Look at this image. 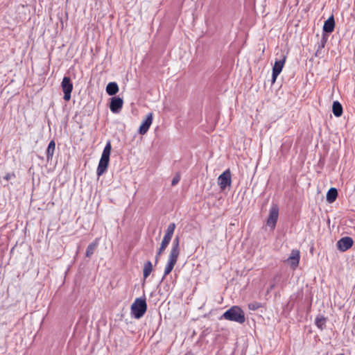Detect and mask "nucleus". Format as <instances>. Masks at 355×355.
Instances as JSON below:
<instances>
[{
	"mask_svg": "<svg viewBox=\"0 0 355 355\" xmlns=\"http://www.w3.org/2000/svg\"><path fill=\"white\" fill-rule=\"evenodd\" d=\"M180 237L177 236L173 241L171 250L169 254L168 260L164 269L162 279L168 275L173 269L180 255Z\"/></svg>",
	"mask_w": 355,
	"mask_h": 355,
	"instance_id": "f257e3e1",
	"label": "nucleus"
},
{
	"mask_svg": "<svg viewBox=\"0 0 355 355\" xmlns=\"http://www.w3.org/2000/svg\"><path fill=\"white\" fill-rule=\"evenodd\" d=\"M112 150V146L110 141H108L103 149L101 157L100 159L98 166L96 170V174L98 176L102 175L108 167L110 162V156Z\"/></svg>",
	"mask_w": 355,
	"mask_h": 355,
	"instance_id": "f03ea898",
	"label": "nucleus"
},
{
	"mask_svg": "<svg viewBox=\"0 0 355 355\" xmlns=\"http://www.w3.org/2000/svg\"><path fill=\"white\" fill-rule=\"evenodd\" d=\"M147 304L145 298H136L131 305V315L136 319H139L145 314Z\"/></svg>",
	"mask_w": 355,
	"mask_h": 355,
	"instance_id": "7ed1b4c3",
	"label": "nucleus"
},
{
	"mask_svg": "<svg viewBox=\"0 0 355 355\" xmlns=\"http://www.w3.org/2000/svg\"><path fill=\"white\" fill-rule=\"evenodd\" d=\"M223 317L225 320L237 322L241 324L244 322V312L237 306H234L226 311L223 313Z\"/></svg>",
	"mask_w": 355,
	"mask_h": 355,
	"instance_id": "20e7f679",
	"label": "nucleus"
},
{
	"mask_svg": "<svg viewBox=\"0 0 355 355\" xmlns=\"http://www.w3.org/2000/svg\"><path fill=\"white\" fill-rule=\"evenodd\" d=\"M286 58V55L283 53L280 55L279 59L276 58V60L272 67V83H275L277 76L282 72V69L285 64Z\"/></svg>",
	"mask_w": 355,
	"mask_h": 355,
	"instance_id": "39448f33",
	"label": "nucleus"
},
{
	"mask_svg": "<svg viewBox=\"0 0 355 355\" xmlns=\"http://www.w3.org/2000/svg\"><path fill=\"white\" fill-rule=\"evenodd\" d=\"M61 87L64 92L63 98L66 101H69L71 99V94L73 90V84L71 81V78L68 76H64L61 83Z\"/></svg>",
	"mask_w": 355,
	"mask_h": 355,
	"instance_id": "423d86ee",
	"label": "nucleus"
},
{
	"mask_svg": "<svg viewBox=\"0 0 355 355\" xmlns=\"http://www.w3.org/2000/svg\"><path fill=\"white\" fill-rule=\"evenodd\" d=\"M279 217V208L277 205H274L270 209L269 216L267 220V225L272 229L275 227Z\"/></svg>",
	"mask_w": 355,
	"mask_h": 355,
	"instance_id": "0eeeda50",
	"label": "nucleus"
},
{
	"mask_svg": "<svg viewBox=\"0 0 355 355\" xmlns=\"http://www.w3.org/2000/svg\"><path fill=\"white\" fill-rule=\"evenodd\" d=\"M218 185L222 190H224L227 186L231 184V173L230 170L224 171L219 177L218 180Z\"/></svg>",
	"mask_w": 355,
	"mask_h": 355,
	"instance_id": "6e6552de",
	"label": "nucleus"
},
{
	"mask_svg": "<svg viewBox=\"0 0 355 355\" xmlns=\"http://www.w3.org/2000/svg\"><path fill=\"white\" fill-rule=\"evenodd\" d=\"M123 104V101L120 97H112L110 103V109L113 113H119Z\"/></svg>",
	"mask_w": 355,
	"mask_h": 355,
	"instance_id": "1a4fd4ad",
	"label": "nucleus"
},
{
	"mask_svg": "<svg viewBox=\"0 0 355 355\" xmlns=\"http://www.w3.org/2000/svg\"><path fill=\"white\" fill-rule=\"evenodd\" d=\"M353 243V239L351 237L345 236L338 241L337 245L340 251L345 252L352 246Z\"/></svg>",
	"mask_w": 355,
	"mask_h": 355,
	"instance_id": "9d476101",
	"label": "nucleus"
},
{
	"mask_svg": "<svg viewBox=\"0 0 355 355\" xmlns=\"http://www.w3.org/2000/svg\"><path fill=\"white\" fill-rule=\"evenodd\" d=\"M152 122H153V113L150 112L146 115L145 120H144V121L141 123V124L139 127V134L145 135L148 132L150 126L152 124Z\"/></svg>",
	"mask_w": 355,
	"mask_h": 355,
	"instance_id": "9b49d317",
	"label": "nucleus"
},
{
	"mask_svg": "<svg viewBox=\"0 0 355 355\" xmlns=\"http://www.w3.org/2000/svg\"><path fill=\"white\" fill-rule=\"evenodd\" d=\"M300 254L298 250H293L288 259V261L290 263L291 267L293 269H295L300 263Z\"/></svg>",
	"mask_w": 355,
	"mask_h": 355,
	"instance_id": "f8f14e48",
	"label": "nucleus"
},
{
	"mask_svg": "<svg viewBox=\"0 0 355 355\" xmlns=\"http://www.w3.org/2000/svg\"><path fill=\"white\" fill-rule=\"evenodd\" d=\"M335 28V21L334 16L329 17L325 21L323 26V31L326 33H331L334 31Z\"/></svg>",
	"mask_w": 355,
	"mask_h": 355,
	"instance_id": "ddd939ff",
	"label": "nucleus"
},
{
	"mask_svg": "<svg viewBox=\"0 0 355 355\" xmlns=\"http://www.w3.org/2000/svg\"><path fill=\"white\" fill-rule=\"evenodd\" d=\"M119 92V86L115 82H110L106 87V92L110 96L115 95Z\"/></svg>",
	"mask_w": 355,
	"mask_h": 355,
	"instance_id": "4468645a",
	"label": "nucleus"
},
{
	"mask_svg": "<svg viewBox=\"0 0 355 355\" xmlns=\"http://www.w3.org/2000/svg\"><path fill=\"white\" fill-rule=\"evenodd\" d=\"M337 196H338L337 189L336 188L332 187V188L329 189V190L327 191V200L329 203H332L336 200Z\"/></svg>",
	"mask_w": 355,
	"mask_h": 355,
	"instance_id": "2eb2a0df",
	"label": "nucleus"
},
{
	"mask_svg": "<svg viewBox=\"0 0 355 355\" xmlns=\"http://www.w3.org/2000/svg\"><path fill=\"white\" fill-rule=\"evenodd\" d=\"M332 112L336 117H340L343 114V107L338 101L333 103Z\"/></svg>",
	"mask_w": 355,
	"mask_h": 355,
	"instance_id": "dca6fc26",
	"label": "nucleus"
},
{
	"mask_svg": "<svg viewBox=\"0 0 355 355\" xmlns=\"http://www.w3.org/2000/svg\"><path fill=\"white\" fill-rule=\"evenodd\" d=\"M55 148V143L53 140L51 141L49 144V146L46 149V158L47 160L49 161L52 159L53 153Z\"/></svg>",
	"mask_w": 355,
	"mask_h": 355,
	"instance_id": "f3484780",
	"label": "nucleus"
},
{
	"mask_svg": "<svg viewBox=\"0 0 355 355\" xmlns=\"http://www.w3.org/2000/svg\"><path fill=\"white\" fill-rule=\"evenodd\" d=\"M97 245L98 240L96 239L94 242H92L87 246L85 253L87 257H91V256L94 254L95 250L96 249Z\"/></svg>",
	"mask_w": 355,
	"mask_h": 355,
	"instance_id": "a211bd4d",
	"label": "nucleus"
},
{
	"mask_svg": "<svg viewBox=\"0 0 355 355\" xmlns=\"http://www.w3.org/2000/svg\"><path fill=\"white\" fill-rule=\"evenodd\" d=\"M153 270V265L150 261H146L144 266L143 275L144 279H146Z\"/></svg>",
	"mask_w": 355,
	"mask_h": 355,
	"instance_id": "6ab92c4d",
	"label": "nucleus"
},
{
	"mask_svg": "<svg viewBox=\"0 0 355 355\" xmlns=\"http://www.w3.org/2000/svg\"><path fill=\"white\" fill-rule=\"evenodd\" d=\"M175 229V224L174 223H170L167 227L166 234L164 238L171 240Z\"/></svg>",
	"mask_w": 355,
	"mask_h": 355,
	"instance_id": "aec40b11",
	"label": "nucleus"
},
{
	"mask_svg": "<svg viewBox=\"0 0 355 355\" xmlns=\"http://www.w3.org/2000/svg\"><path fill=\"white\" fill-rule=\"evenodd\" d=\"M170 241L171 240L163 238L161 245L158 250V254H161L166 250Z\"/></svg>",
	"mask_w": 355,
	"mask_h": 355,
	"instance_id": "412c9836",
	"label": "nucleus"
},
{
	"mask_svg": "<svg viewBox=\"0 0 355 355\" xmlns=\"http://www.w3.org/2000/svg\"><path fill=\"white\" fill-rule=\"evenodd\" d=\"M325 322L326 320L324 317L317 318L315 319V324L317 325L318 327H319L321 329H322L323 326H324L325 324Z\"/></svg>",
	"mask_w": 355,
	"mask_h": 355,
	"instance_id": "4be33fe9",
	"label": "nucleus"
},
{
	"mask_svg": "<svg viewBox=\"0 0 355 355\" xmlns=\"http://www.w3.org/2000/svg\"><path fill=\"white\" fill-rule=\"evenodd\" d=\"M261 306V304L259 302H252L248 304V308L250 310L255 311Z\"/></svg>",
	"mask_w": 355,
	"mask_h": 355,
	"instance_id": "5701e85b",
	"label": "nucleus"
},
{
	"mask_svg": "<svg viewBox=\"0 0 355 355\" xmlns=\"http://www.w3.org/2000/svg\"><path fill=\"white\" fill-rule=\"evenodd\" d=\"M180 180V175H175L173 180H172V182H171V184L172 186H175V184H177Z\"/></svg>",
	"mask_w": 355,
	"mask_h": 355,
	"instance_id": "b1692460",
	"label": "nucleus"
},
{
	"mask_svg": "<svg viewBox=\"0 0 355 355\" xmlns=\"http://www.w3.org/2000/svg\"><path fill=\"white\" fill-rule=\"evenodd\" d=\"M15 175L14 173H7L5 176H4V179L6 180L7 181L10 180V179H12V178H15Z\"/></svg>",
	"mask_w": 355,
	"mask_h": 355,
	"instance_id": "393cba45",
	"label": "nucleus"
},
{
	"mask_svg": "<svg viewBox=\"0 0 355 355\" xmlns=\"http://www.w3.org/2000/svg\"><path fill=\"white\" fill-rule=\"evenodd\" d=\"M160 255L161 254H158V252L157 253V254L155 256V264L157 263Z\"/></svg>",
	"mask_w": 355,
	"mask_h": 355,
	"instance_id": "a878e982",
	"label": "nucleus"
},
{
	"mask_svg": "<svg viewBox=\"0 0 355 355\" xmlns=\"http://www.w3.org/2000/svg\"><path fill=\"white\" fill-rule=\"evenodd\" d=\"M274 287H275V285H274V284L271 285V286H270V288H268V291H270L272 290V289L274 288Z\"/></svg>",
	"mask_w": 355,
	"mask_h": 355,
	"instance_id": "bb28decb",
	"label": "nucleus"
},
{
	"mask_svg": "<svg viewBox=\"0 0 355 355\" xmlns=\"http://www.w3.org/2000/svg\"><path fill=\"white\" fill-rule=\"evenodd\" d=\"M184 355H192V354H189V353H187V354H185Z\"/></svg>",
	"mask_w": 355,
	"mask_h": 355,
	"instance_id": "cd10ccee",
	"label": "nucleus"
},
{
	"mask_svg": "<svg viewBox=\"0 0 355 355\" xmlns=\"http://www.w3.org/2000/svg\"><path fill=\"white\" fill-rule=\"evenodd\" d=\"M340 355H345L344 354H340Z\"/></svg>",
	"mask_w": 355,
	"mask_h": 355,
	"instance_id": "c85d7f7f",
	"label": "nucleus"
}]
</instances>
